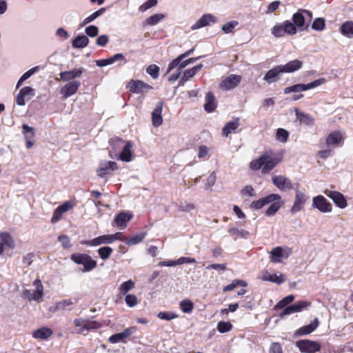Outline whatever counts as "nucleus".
Instances as JSON below:
<instances>
[{"instance_id":"nucleus-63","label":"nucleus","mask_w":353,"mask_h":353,"mask_svg":"<svg viewBox=\"0 0 353 353\" xmlns=\"http://www.w3.org/2000/svg\"><path fill=\"white\" fill-rule=\"evenodd\" d=\"M109 58H110L111 64H113L117 61L123 62V64L127 63V60H126L125 56L122 53L115 54Z\"/></svg>"},{"instance_id":"nucleus-28","label":"nucleus","mask_w":353,"mask_h":353,"mask_svg":"<svg viewBox=\"0 0 353 353\" xmlns=\"http://www.w3.org/2000/svg\"><path fill=\"white\" fill-rule=\"evenodd\" d=\"M132 143L130 141L127 142L119 155V159L125 162L131 161L132 160Z\"/></svg>"},{"instance_id":"nucleus-19","label":"nucleus","mask_w":353,"mask_h":353,"mask_svg":"<svg viewBox=\"0 0 353 353\" xmlns=\"http://www.w3.org/2000/svg\"><path fill=\"white\" fill-rule=\"evenodd\" d=\"M283 73L281 68L279 65H277L272 69L268 70L263 77V80L266 81L268 83L271 84L272 83H275L278 81L280 79V74Z\"/></svg>"},{"instance_id":"nucleus-38","label":"nucleus","mask_w":353,"mask_h":353,"mask_svg":"<svg viewBox=\"0 0 353 353\" xmlns=\"http://www.w3.org/2000/svg\"><path fill=\"white\" fill-rule=\"evenodd\" d=\"M303 91H306L305 84L303 83H297L292 86L286 87L283 90V92L285 94H289L291 92L297 93Z\"/></svg>"},{"instance_id":"nucleus-2","label":"nucleus","mask_w":353,"mask_h":353,"mask_svg":"<svg viewBox=\"0 0 353 353\" xmlns=\"http://www.w3.org/2000/svg\"><path fill=\"white\" fill-rule=\"evenodd\" d=\"M75 332L78 334H87L90 330H97L101 327V323L96 321H89L83 319H76L74 320Z\"/></svg>"},{"instance_id":"nucleus-39","label":"nucleus","mask_w":353,"mask_h":353,"mask_svg":"<svg viewBox=\"0 0 353 353\" xmlns=\"http://www.w3.org/2000/svg\"><path fill=\"white\" fill-rule=\"evenodd\" d=\"M271 254V261L275 263H279L281 261V259L283 258L282 248L281 247H276L270 252Z\"/></svg>"},{"instance_id":"nucleus-17","label":"nucleus","mask_w":353,"mask_h":353,"mask_svg":"<svg viewBox=\"0 0 353 353\" xmlns=\"http://www.w3.org/2000/svg\"><path fill=\"white\" fill-rule=\"evenodd\" d=\"M240 75L230 74L221 83V87L225 90H229L236 87L241 82Z\"/></svg>"},{"instance_id":"nucleus-60","label":"nucleus","mask_w":353,"mask_h":353,"mask_svg":"<svg viewBox=\"0 0 353 353\" xmlns=\"http://www.w3.org/2000/svg\"><path fill=\"white\" fill-rule=\"evenodd\" d=\"M326 82V79L324 78H320L319 79L314 80L307 84H305L306 90L316 88L325 83Z\"/></svg>"},{"instance_id":"nucleus-51","label":"nucleus","mask_w":353,"mask_h":353,"mask_svg":"<svg viewBox=\"0 0 353 353\" xmlns=\"http://www.w3.org/2000/svg\"><path fill=\"white\" fill-rule=\"evenodd\" d=\"M289 137L288 132L283 128H279L276 133V139L281 142H286Z\"/></svg>"},{"instance_id":"nucleus-56","label":"nucleus","mask_w":353,"mask_h":353,"mask_svg":"<svg viewBox=\"0 0 353 353\" xmlns=\"http://www.w3.org/2000/svg\"><path fill=\"white\" fill-rule=\"evenodd\" d=\"M294 299V295H288L284 297L282 300L277 303L275 305V308H283L285 307L287 305L292 303Z\"/></svg>"},{"instance_id":"nucleus-54","label":"nucleus","mask_w":353,"mask_h":353,"mask_svg":"<svg viewBox=\"0 0 353 353\" xmlns=\"http://www.w3.org/2000/svg\"><path fill=\"white\" fill-rule=\"evenodd\" d=\"M293 305L294 306L295 312L296 313V312H301L302 310L310 307L312 305V303L310 301H301L296 302Z\"/></svg>"},{"instance_id":"nucleus-48","label":"nucleus","mask_w":353,"mask_h":353,"mask_svg":"<svg viewBox=\"0 0 353 353\" xmlns=\"http://www.w3.org/2000/svg\"><path fill=\"white\" fill-rule=\"evenodd\" d=\"M157 316L162 320L170 321L176 319L179 316L172 312H159L157 314Z\"/></svg>"},{"instance_id":"nucleus-6","label":"nucleus","mask_w":353,"mask_h":353,"mask_svg":"<svg viewBox=\"0 0 353 353\" xmlns=\"http://www.w3.org/2000/svg\"><path fill=\"white\" fill-rule=\"evenodd\" d=\"M312 207L322 213H329L332 210V204L322 195L313 197Z\"/></svg>"},{"instance_id":"nucleus-31","label":"nucleus","mask_w":353,"mask_h":353,"mask_svg":"<svg viewBox=\"0 0 353 353\" xmlns=\"http://www.w3.org/2000/svg\"><path fill=\"white\" fill-rule=\"evenodd\" d=\"M216 107L215 97L211 92H208L205 96L204 109L208 112H212L215 110Z\"/></svg>"},{"instance_id":"nucleus-14","label":"nucleus","mask_w":353,"mask_h":353,"mask_svg":"<svg viewBox=\"0 0 353 353\" xmlns=\"http://www.w3.org/2000/svg\"><path fill=\"white\" fill-rule=\"evenodd\" d=\"M216 21L217 18L213 14H205L191 26V29L196 30L205 26H210L211 23H215Z\"/></svg>"},{"instance_id":"nucleus-11","label":"nucleus","mask_w":353,"mask_h":353,"mask_svg":"<svg viewBox=\"0 0 353 353\" xmlns=\"http://www.w3.org/2000/svg\"><path fill=\"white\" fill-rule=\"evenodd\" d=\"M306 18H308L310 21L312 18V13L307 10H300L293 14V23L298 28H302L305 24Z\"/></svg>"},{"instance_id":"nucleus-59","label":"nucleus","mask_w":353,"mask_h":353,"mask_svg":"<svg viewBox=\"0 0 353 353\" xmlns=\"http://www.w3.org/2000/svg\"><path fill=\"white\" fill-rule=\"evenodd\" d=\"M125 301L128 306L132 307L137 305L138 299L134 294H127L125 297Z\"/></svg>"},{"instance_id":"nucleus-13","label":"nucleus","mask_w":353,"mask_h":353,"mask_svg":"<svg viewBox=\"0 0 353 353\" xmlns=\"http://www.w3.org/2000/svg\"><path fill=\"white\" fill-rule=\"evenodd\" d=\"M127 88L131 92L139 94L152 88V86L140 80H131Z\"/></svg>"},{"instance_id":"nucleus-8","label":"nucleus","mask_w":353,"mask_h":353,"mask_svg":"<svg viewBox=\"0 0 353 353\" xmlns=\"http://www.w3.org/2000/svg\"><path fill=\"white\" fill-rule=\"evenodd\" d=\"M35 94L34 90L29 86L22 88L16 97V103L18 105L23 106L26 101L30 100Z\"/></svg>"},{"instance_id":"nucleus-53","label":"nucleus","mask_w":353,"mask_h":353,"mask_svg":"<svg viewBox=\"0 0 353 353\" xmlns=\"http://www.w3.org/2000/svg\"><path fill=\"white\" fill-rule=\"evenodd\" d=\"M239 25V22L237 21H231L226 23H225L221 30L225 34L231 33L233 31V29Z\"/></svg>"},{"instance_id":"nucleus-23","label":"nucleus","mask_w":353,"mask_h":353,"mask_svg":"<svg viewBox=\"0 0 353 353\" xmlns=\"http://www.w3.org/2000/svg\"><path fill=\"white\" fill-rule=\"evenodd\" d=\"M163 108V102L159 101L152 113V125L154 127H159L162 124L163 118L161 116Z\"/></svg>"},{"instance_id":"nucleus-33","label":"nucleus","mask_w":353,"mask_h":353,"mask_svg":"<svg viewBox=\"0 0 353 353\" xmlns=\"http://www.w3.org/2000/svg\"><path fill=\"white\" fill-rule=\"evenodd\" d=\"M228 232L231 236H234L235 239L238 238L247 239L249 236V232L248 231L232 227L230 225L228 228Z\"/></svg>"},{"instance_id":"nucleus-15","label":"nucleus","mask_w":353,"mask_h":353,"mask_svg":"<svg viewBox=\"0 0 353 353\" xmlns=\"http://www.w3.org/2000/svg\"><path fill=\"white\" fill-rule=\"evenodd\" d=\"M343 138L341 133L334 131L330 133L326 138V145L328 148H337L343 145Z\"/></svg>"},{"instance_id":"nucleus-40","label":"nucleus","mask_w":353,"mask_h":353,"mask_svg":"<svg viewBox=\"0 0 353 353\" xmlns=\"http://www.w3.org/2000/svg\"><path fill=\"white\" fill-rule=\"evenodd\" d=\"M134 283L132 280L123 282L119 288V294L121 296L126 294L130 290L134 288Z\"/></svg>"},{"instance_id":"nucleus-18","label":"nucleus","mask_w":353,"mask_h":353,"mask_svg":"<svg viewBox=\"0 0 353 353\" xmlns=\"http://www.w3.org/2000/svg\"><path fill=\"white\" fill-rule=\"evenodd\" d=\"M111 240H112V239L110 236V234H104V235H101L98 237L94 238L93 239H91V240L82 241L81 242V243L83 245L94 247V246L100 245L101 244H111L112 243Z\"/></svg>"},{"instance_id":"nucleus-12","label":"nucleus","mask_w":353,"mask_h":353,"mask_svg":"<svg viewBox=\"0 0 353 353\" xmlns=\"http://www.w3.org/2000/svg\"><path fill=\"white\" fill-rule=\"evenodd\" d=\"M325 194L330 198L334 204L341 208L343 209L346 208L347 203V201L343 196V194L338 191H332V190H326L325 191Z\"/></svg>"},{"instance_id":"nucleus-30","label":"nucleus","mask_w":353,"mask_h":353,"mask_svg":"<svg viewBox=\"0 0 353 353\" xmlns=\"http://www.w3.org/2000/svg\"><path fill=\"white\" fill-rule=\"evenodd\" d=\"M132 217V214L128 212H121L118 214L114 219L115 224L121 228H125L127 222Z\"/></svg>"},{"instance_id":"nucleus-34","label":"nucleus","mask_w":353,"mask_h":353,"mask_svg":"<svg viewBox=\"0 0 353 353\" xmlns=\"http://www.w3.org/2000/svg\"><path fill=\"white\" fill-rule=\"evenodd\" d=\"M164 18H165V15L163 14H161V13L153 14V15L150 16V17H148V19H146L143 22V26H155L157 23H159V21L163 20Z\"/></svg>"},{"instance_id":"nucleus-45","label":"nucleus","mask_w":353,"mask_h":353,"mask_svg":"<svg viewBox=\"0 0 353 353\" xmlns=\"http://www.w3.org/2000/svg\"><path fill=\"white\" fill-rule=\"evenodd\" d=\"M284 31L285 34L294 35L296 33V26L290 21H285L283 23Z\"/></svg>"},{"instance_id":"nucleus-41","label":"nucleus","mask_w":353,"mask_h":353,"mask_svg":"<svg viewBox=\"0 0 353 353\" xmlns=\"http://www.w3.org/2000/svg\"><path fill=\"white\" fill-rule=\"evenodd\" d=\"M238 285H241L243 287H245L247 285V283L243 280L234 279L232 281V283L223 289L224 292H229L233 290Z\"/></svg>"},{"instance_id":"nucleus-62","label":"nucleus","mask_w":353,"mask_h":353,"mask_svg":"<svg viewBox=\"0 0 353 353\" xmlns=\"http://www.w3.org/2000/svg\"><path fill=\"white\" fill-rule=\"evenodd\" d=\"M73 303L70 299H65L56 303L54 310H63L67 306L72 305Z\"/></svg>"},{"instance_id":"nucleus-7","label":"nucleus","mask_w":353,"mask_h":353,"mask_svg":"<svg viewBox=\"0 0 353 353\" xmlns=\"http://www.w3.org/2000/svg\"><path fill=\"white\" fill-rule=\"evenodd\" d=\"M308 199V196L303 192L296 189L293 205L290 209L291 214H295L303 209L304 204Z\"/></svg>"},{"instance_id":"nucleus-61","label":"nucleus","mask_w":353,"mask_h":353,"mask_svg":"<svg viewBox=\"0 0 353 353\" xmlns=\"http://www.w3.org/2000/svg\"><path fill=\"white\" fill-rule=\"evenodd\" d=\"M85 34L90 37H94L99 34V28L96 26L90 25L85 28Z\"/></svg>"},{"instance_id":"nucleus-58","label":"nucleus","mask_w":353,"mask_h":353,"mask_svg":"<svg viewBox=\"0 0 353 353\" xmlns=\"http://www.w3.org/2000/svg\"><path fill=\"white\" fill-rule=\"evenodd\" d=\"M196 71L193 68L186 70L183 72V76L180 81V84H183L184 82L187 81L190 78L193 77L196 74Z\"/></svg>"},{"instance_id":"nucleus-35","label":"nucleus","mask_w":353,"mask_h":353,"mask_svg":"<svg viewBox=\"0 0 353 353\" xmlns=\"http://www.w3.org/2000/svg\"><path fill=\"white\" fill-rule=\"evenodd\" d=\"M175 59H173L168 65L167 69V73L170 72L173 69L177 68V70L181 72H183V70L188 65L189 63H188V60L181 59L180 61L177 64H174Z\"/></svg>"},{"instance_id":"nucleus-4","label":"nucleus","mask_w":353,"mask_h":353,"mask_svg":"<svg viewBox=\"0 0 353 353\" xmlns=\"http://www.w3.org/2000/svg\"><path fill=\"white\" fill-rule=\"evenodd\" d=\"M33 285L36 289L33 291L30 290H24L21 294V297L28 299L30 301H39L43 295V286L39 279H37L33 282Z\"/></svg>"},{"instance_id":"nucleus-1","label":"nucleus","mask_w":353,"mask_h":353,"mask_svg":"<svg viewBox=\"0 0 353 353\" xmlns=\"http://www.w3.org/2000/svg\"><path fill=\"white\" fill-rule=\"evenodd\" d=\"M282 161L281 154H274L272 151H266L258 159L250 163V168L252 170L262 169V173H269L276 165Z\"/></svg>"},{"instance_id":"nucleus-64","label":"nucleus","mask_w":353,"mask_h":353,"mask_svg":"<svg viewBox=\"0 0 353 353\" xmlns=\"http://www.w3.org/2000/svg\"><path fill=\"white\" fill-rule=\"evenodd\" d=\"M58 240L64 249H68L71 246L70 239L66 235L59 236Z\"/></svg>"},{"instance_id":"nucleus-32","label":"nucleus","mask_w":353,"mask_h":353,"mask_svg":"<svg viewBox=\"0 0 353 353\" xmlns=\"http://www.w3.org/2000/svg\"><path fill=\"white\" fill-rule=\"evenodd\" d=\"M89 43V39L82 34L76 37L72 41V46L74 48H83L86 47Z\"/></svg>"},{"instance_id":"nucleus-24","label":"nucleus","mask_w":353,"mask_h":353,"mask_svg":"<svg viewBox=\"0 0 353 353\" xmlns=\"http://www.w3.org/2000/svg\"><path fill=\"white\" fill-rule=\"evenodd\" d=\"M319 325L318 318H315L310 324L298 329L295 334L297 336L307 335L314 332Z\"/></svg>"},{"instance_id":"nucleus-9","label":"nucleus","mask_w":353,"mask_h":353,"mask_svg":"<svg viewBox=\"0 0 353 353\" xmlns=\"http://www.w3.org/2000/svg\"><path fill=\"white\" fill-rule=\"evenodd\" d=\"M272 181L274 185L280 190H290L293 188L291 180L283 175L273 176L272 178Z\"/></svg>"},{"instance_id":"nucleus-37","label":"nucleus","mask_w":353,"mask_h":353,"mask_svg":"<svg viewBox=\"0 0 353 353\" xmlns=\"http://www.w3.org/2000/svg\"><path fill=\"white\" fill-rule=\"evenodd\" d=\"M39 70V66H35V67L32 68L27 72H26L19 79V81L17 83V85H16V88L17 89L19 88L21 85V84L23 83V81H25L26 80L29 79L32 75H33L34 73L38 72Z\"/></svg>"},{"instance_id":"nucleus-49","label":"nucleus","mask_w":353,"mask_h":353,"mask_svg":"<svg viewBox=\"0 0 353 353\" xmlns=\"http://www.w3.org/2000/svg\"><path fill=\"white\" fill-rule=\"evenodd\" d=\"M198 158L207 160L210 157L209 148L206 145H200L198 149Z\"/></svg>"},{"instance_id":"nucleus-16","label":"nucleus","mask_w":353,"mask_h":353,"mask_svg":"<svg viewBox=\"0 0 353 353\" xmlns=\"http://www.w3.org/2000/svg\"><path fill=\"white\" fill-rule=\"evenodd\" d=\"M80 85L81 83L79 81H70L61 88L60 94H61L64 98H68L77 92Z\"/></svg>"},{"instance_id":"nucleus-42","label":"nucleus","mask_w":353,"mask_h":353,"mask_svg":"<svg viewBox=\"0 0 353 353\" xmlns=\"http://www.w3.org/2000/svg\"><path fill=\"white\" fill-rule=\"evenodd\" d=\"M180 308L184 313H191L193 308L194 304L189 299H185L180 302Z\"/></svg>"},{"instance_id":"nucleus-43","label":"nucleus","mask_w":353,"mask_h":353,"mask_svg":"<svg viewBox=\"0 0 353 353\" xmlns=\"http://www.w3.org/2000/svg\"><path fill=\"white\" fill-rule=\"evenodd\" d=\"M144 236H145V234L141 233L139 234H137L134 236H132L130 238L125 239L124 242L125 243V244H127L128 245H134L141 243L143 240Z\"/></svg>"},{"instance_id":"nucleus-27","label":"nucleus","mask_w":353,"mask_h":353,"mask_svg":"<svg viewBox=\"0 0 353 353\" xmlns=\"http://www.w3.org/2000/svg\"><path fill=\"white\" fill-rule=\"evenodd\" d=\"M240 125L239 119L236 118L228 121L225 124L222 129V134L223 137H228L229 134L234 132Z\"/></svg>"},{"instance_id":"nucleus-55","label":"nucleus","mask_w":353,"mask_h":353,"mask_svg":"<svg viewBox=\"0 0 353 353\" xmlns=\"http://www.w3.org/2000/svg\"><path fill=\"white\" fill-rule=\"evenodd\" d=\"M157 0H148L144 3H143L141 6H139V10L141 12H144L147 10L154 7L157 5Z\"/></svg>"},{"instance_id":"nucleus-57","label":"nucleus","mask_w":353,"mask_h":353,"mask_svg":"<svg viewBox=\"0 0 353 353\" xmlns=\"http://www.w3.org/2000/svg\"><path fill=\"white\" fill-rule=\"evenodd\" d=\"M325 28V20L323 18H316L312 24V28L314 30L321 31Z\"/></svg>"},{"instance_id":"nucleus-25","label":"nucleus","mask_w":353,"mask_h":353,"mask_svg":"<svg viewBox=\"0 0 353 353\" xmlns=\"http://www.w3.org/2000/svg\"><path fill=\"white\" fill-rule=\"evenodd\" d=\"M84 71V68H80L70 71L61 72L59 75L61 80L64 81H69L72 79H74L75 78L80 77Z\"/></svg>"},{"instance_id":"nucleus-44","label":"nucleus","mask_w":353,"mask_h":353,"mask_svg":"<svg viewBox=\"0 0 353 353\" xmlns=\"http://www.w3.org/2000/svg\"><path fill=\"white\" fill-rule=\"evenodd\" d=\"M97 252L100 258L103 260H105L110 256L113 250L110 247L104 246L98 249Z\"/></svg>"},{"instance_id":"nucleus-22","label":"nucleus","mask_w":353,"mask_h":353,"mask_svg":"<svg viewBox=\"0 0 353 353\" xmlns=\"http://www.w3.org/2000/svg\"><path fill=\"white\" fill-rule=\"evenodd\" d=\"M261 279L265 281H270L281 285L285 281L286 279L285 275L281 273L278 275L276 274H271L268 271H265L263 273Z\"/></svg>"},{"instance_id":"nucleus-21","label":"nucleus","mask_w":353,"mask_h":353,"mask_svg":"<svg viewBox=\"0 0 353 353\" xmlns=\"http://www.w3.org/2000/svg\"><path fill=\"white\" fill-rule=\"evenodd\" d=\"M303 61L299 59L292 60L284 65H280L283 73H292L300 70L303 66Z\"/></svg>"},{"instance_id":"nucleus-52","label":"nucleus","mask_w":353,"mask_h":353,"mask_svg":"<svg viewBox=\"0 0 353 353\" xmlns=\"http://www.w3.org/2000/svg\"><path fill=\"white\" fill-rule=\"evenodd\" d=\"M146 72L150 74L152 78L157 79L159 73V67L157 65L152 64L147 67Z\"/></svg>"},{"instance_id":"nucleus-50","label":"nucleus","mask_w":353,"mask_h":353,"mask_svg":"<svg viewBox=\"0 0 353 353\" xmlns=\"http://www.w3.org/2000/svg\"><path fill=\"white\" fill-rule=\"evenodd\" d=\"M232 327L230 322L220 321L217 324V330L220 333H225L229 332Z\"/></svg>"},{"instance_id":"nucleus-10","label":"nucleus","mask_w":353,"mask_h":353,"mask_svg":"<svg viewBox=\"0 0 353 353\" xmlns=\"http://www.w3.org/2000/svg\"><path fill=\"white\" fill-rule=\"evenodd\" d=\"M117 169V164L114 161H102L99 163V168L97 170V175L99 177H104L110 174L112 171Z\"/></svg>"},{"instance_id":"nucleus-29","label":"nucleus","mask_w":353,"mask_h":353,"mask_svg":"<svg viewBox=\"0 0 353 353\" xmlns=\"http://www.w3.org/2000/svg\"><path fill=\"white\" fill-rule=\"evenodd\" d=\"M52 333L53 332L51 329L46 327H42L35 330L33 332L32 336L37 339L46 340L52 336Z\"/></svg>"},{"instance_id":"nucleus-36","label":"nucleus","mask_w":353,"mask_h":353,"mask_svg":"<svg viewBox=\"0 0 353 353\" xmlns=\"http://www.w3.org/2000/svg\"><path fill=\"white\" fill-rule=\"evenodd\" d=\"M340 31L343 35L347 37H353V22L346 21L343 23L340 28Z\"/></svg>"},{"instance_id":"nucleus-5","label":"nucleus","mask_w":353,"mask_h":353,"mask_svg":"<svg viewBox=\"0 0 353 353\" xmlns=\"http://www.w3.org/2000/svg\"><path fill=\"white\" fill-rule=\"evenodd\" d=\"M296 346L303 353H316L319 352L321 347L319 342L307 339L297 341Z\"/></svg>"},{"instance_id":"nucleus-47","label":"nucleus","mask_w":353,"mask_h":353,"mask_svg":"<svg viewBox=\"0 0 353 353\" xmlns=\"http://www.w3.org/2000/svg\"><path fill=\"white\" fill-rule=\"evenodd\" d=\"M283 29H284L283 23H279V24H276L274 26H273L271 32H272V34L275 37H283L284 34H285Z\"/></svg>"},{"instance_id":"nucleus-26","label":"nucleus","mask_w":353,"mask_h":353,"mask_svg":"<svg viewBox=\"0 0 353 353\" xmlns=\"http://www.w3.org/2000/svg\"><path fill=\"white\" fill-rule=\"evenodd\" d=\"M0 244L2 245L3 249L8 248L12 250L15 247L13 237L8 232H3L0 233Z\"/></svg>"},{"instance_id":"nucleus-3","label":"nucleus","mask_w":353,"mask_h":353,"mask_svg":"<svg viewBox=\"0 0 353 353\" xmlns=\"http://www.w3.org/2000/svg\"><path fill=\"white\" fill-rule=\"evenodd\" d=\"M71 260L77 264L83 265V272H90L97 267V261L86 254L75 253L71 255Z\"/></svg>"},{"instance_id":"nucleus-46","label":"nucleus","mask_w":353,"mask_h":353,"mask_svg":"<svg viewBox=\"0 0 353 353\" xmlns=\"http://www.w3.org/2000/svg\"><path fill=\"white\" fill-rule=\"evenodd\" d=\"M282 204V202H275L270 204V205L268 207L265 212V214L269 216L274 215L276 213V212L281 208Z\"/></svg>"},{"instance_id":"nucleus-20","label":"nucleus","mask_w":353,"mask_h":353,"mask_svg":"<svg viewBox=\"0 0 353 353\" xmlns=\"http://www.w3.org/2000/svg\"><path fill=\"white\" fill-rule=\"evenodd\" d=\"M136 330L134 327H130L126 328L123 332L117 334H114L110 336L108 341L111 343H117L119 342L123 341L125 339L129 337L132 335Z\"/></svg>"}]
</instances>
